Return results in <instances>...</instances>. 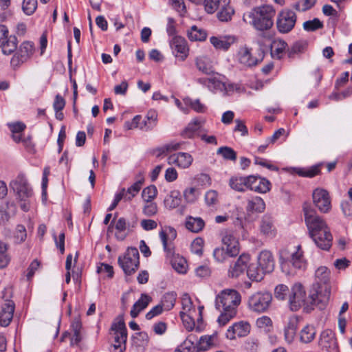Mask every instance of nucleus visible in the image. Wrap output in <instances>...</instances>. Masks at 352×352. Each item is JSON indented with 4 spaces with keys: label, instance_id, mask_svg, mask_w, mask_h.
I'll return each mask as SVG.
<instances>
[{
    "label": "nucleus",
    "instance_id": "obj_18",
    "mask_svg": "<svg viewBox=\"0 0 352 352\" xmlns=\"http://www.w3.org/2000/svg\"><path fill=\"white\" fill-rule=\"evenodd\" d=\"M250 261V256L248 254H242L239 256L233 265L230 266L228 274L231 278H237L243 274L247 269Z\"/></svg>",
    "mask_w": 352,
    "mask_h": 352
},
{
    "label": "nucleus",
    "instance_id": "obj_10",
    "mask_svg": "<svg viewBox=\"0 0 352 352\" xmlns=\"http://www.w3.org/2000/svg\"><path fill=\"white\" fill-rule=\"evenodd\" d=\"M296 21V12L291 9L284 8L277 15L276 22L277 30L281 34H287L294 29Z\"/></svg>",
    "mask_w": 352,
    "mask_h": 352
},
{
    "label": "nucleus",
    "instance_id": "obj_34",
    "mask_svg": "<svg viewBox=\"0 0 352 352\" xmlns=\"http://www.w3.org/2000/svg\"><path fill=\"white\" fill-rule=\"evenodd\" d=\"M247 275L250 279L260 281L263 278L265 272L256 263H250L247 269Z\"/></svg>",
    "mask_w": 352,
    "mask_h": 352
},
{
    "label": "nucleus",
    "instance_id": "obj_6",
    "mask_svg": "<svg viewBox=\"0 0 352 352\" xmlns=\"http://www.w3.org/2000/svg\"><path fill=\"white\" fill-rule=\"evenodd\" d=\"M118 263L126 276L133 274L140 266V254L136 248H128L122 256L118 258Z\"/></svg>",
    "mask_w": 352,
    "mask_h": 352
},
{
    "label": "nucleus",
    "instance_id": "obj_43",
    "mask_svg": "<svg viewBox=\"0 0 352 352\" xmlns=\"http://www.w3.org/2000/svg\"><path fill=\"white\" fill-rule=\"evenodd\" d=\"M296 172L300 177L312 178L320 174V165L316 164L308 168H297Z\"/></svg>",
    "mask_w": 352,
    "mask_h": 352
},
{
    "label": "nucleus",
    "instance_id": "obj_11",
    "mask_svg": "<svg viewBox=\"0 0 352 352\" xmlns=\"http://www.w3.org/2000/svg\"><path fill=\"white\" fill-rule=\"evenodd\" d=\"M35 51L34 45L31 41H23L16 47L10 60L11 66L15 69L31 58Z\"/></svg>",
    "mask_w": 352,
    "mask_h": 352
},
{
    "label": "nucleus",
    "instance_id": "obj_36",
    "mask_svg": "<svg viewBox=\"0 0 352 352\" xmlns=\"http://www.w3.org/2000/svg\"><path fill=\"white\" fill-rule=\"evenodd\" d=\"M316 330L313 325L307 324L300 331V341L308 344L311 342L316 337Z\"/></svg>",
    "mask_w": 352,
    "mask_h": 352
},
{
    "label": "nucleus",
    "instance_id": "obj_19",
    "mask_svg": "<svg viewBox=\"0 0 352 352\" xmlns=\"http://www.w3.org/2000/svg\"><path fill=\"white\" fill-rule=\"evenodd\" d=\"M250 324L248 322L240 321L235 322L230 327L226 332V337L230 340H234L236 337L246 336L250 331Z\"/></svg>",
    "mask_w": 352,
    "mask_h": 352
},
{
    "label": "nucleus",
    "instance_id": "obj_50",
    "mask_svg": "<svg viewBox=\"0 0 352 352\" xmlns=\"http://www.w3.org/2000/svg\"><path fill=\"white\" fill-rule=\"evenodd\" d=\"M217 155H220L226 160L236 161L237 155L235 151L229 146L219 147L217 151Z\"/></svg>",
    "mask_w": 352,
    "mask_h": 352
},
{
    "label": "nucleus",
    "instance_id": "obj_7",
    "mask_svg": "<svg viewBox=\"0 0 352 352\" xmlns=\"http://www.w3.org/2000/svg\"><path fill=\"white\" fill-rule=\"evenodd\" d=\"M10 189L21 201H27L34 192L25 174L19 173L9 184Z\"/></svg>",
    "mask_w": 352,
    "mask_h": 352
},
{
    "label": "nucleus",
    "instance_id": "obj_40",
    "mask_svg": "<svg viewBox=\"0 0 352 352\" xmlns=\"http://www.w3.org/2000/svg\"><path fill=\"white\" fill-rule=\"evenodd\" d=\"M176 299H177L176 292H169L166 293L163 296V297L161 300V302L160 304L162 306V308L165 311H170V309H172L174 307V306L175 305Z\"/></svg>",
    "mask_w": 352,
    "mask_h": 352
},
{
    "label": "nucleus",
    "instance_id": "obj_30",
    "mask_svg": "<svg viewBox=\"0 0 352 352\" xmlns=\"http://www.w3.org/2000/svg\"><path fill=\"white\" fill-rule=\"evenodd\" d=\"M152 298L146 294H142L140 298L134 303L130 311L133 318L138 316L139 314L144 310L151 301Z\"/></svg>",
    "mask_w": 352,
    "mask_h": 352
},
{
    "label": "nucleus",
    "instance_id": "obj_47",
    "mask_svg": "<svg viewBox=\"0 0 352 352\" xmlns=\"http://www.w3.org/2000/svg\"><path fill=\"white\" fill-rule=\"evenodd\" d=\"M214 336H201L197 344V351H204L210 349L214 345Z\"/></svg>",
    "mask_w": 352,
    "mask_h": 352
},
{
    "label": "nucleus",
    "instance_id": "obj_35",
    "mask_svg": "<svg viewBox=\"0 0 352 352\" xmlns=\"http://www.w3.org/2000/svg\"><path fill=\"white\" fill-rule=\"evenodd\" d=\"M297 327L298 320L295 318H289L284 330L285 338L287 342L291 343L294 340Z\"/></svg>",
    "mask_w": 352,
    "mask_h": 352
},
{
    "label": "nucleus",
    "instance_id": "obj_46",
    "mask_svg": "<svg viewBox=\"0 0 352 352\" xmlns=\"http://www.w3.org/2000/svg\"><path fill=\"white\" fill-rule=\"evenodd\" d=\"M318 236H319L320 241H318V240H313L316 246L322 250H329L331 248L333 242V236L331 233L330 232V237H329V239L328 240V242H327L325 239L327 238V234H325L324 232H318Z\"/></svg>",
    "mask_w": 352,
    "mask_h": 352
},
{
    "label": "nucleus",
    "instance_id": "obj_42",
    "mask_svg": "<svg viewBox=\"0 0 352 352\" xmlns=\"http://www.w3.org/2000/svg\"><path fill=\"white\" fill-rule=\"evenodd\" d=\"M307 47V42L306 41H298L288 48L287 55L289 58H294L296 55L305 52Z\"/></svg>",
    "mask_w": 352,
    "mask_h": 352
},
{
    "label": "nucleus",
    "instance_id": "obj_27",
    "mask_svg": "<svg viewBox=\"0 0 352 352\" xmlns=\"http://www.w3.org/2000/svg\"><path fill=\"white\" fill-rule=\"evenodd\" d=\"M287 47V43L283 39H274L270 45V53L274 59L280 60L283 58Z\"/></svg>",
    "mask_w": 352,
    "mask_h": 352
},
{
    "label": "nucleus",
    "instance_id": "obj_3",
    "mask_svg": "<svg viewBox=\"0 0 352 352\" xmlns=\"http://www.w3.org/2000/svg\"><path fill=\"white\" fill-rule=\"evenodd\" d=\"M160 237L166 256L171 258L170 262L173 268L180 274L186 273L188 268L186 259L182 256L174 254V246L172 241L177 237L176 230L172 227H166L160 232Z\"/></svg>",
    "mask_w": 352,
    "mask_h": 352
},
{
    "label": "nucleus",
    "instance_id": "obj_38",
    "mask_svg": "<svg viewBox=\"0 0 352 352\" xmlns=\"http://www.w3.org/2000/svg\"><path fill=\"white\" fill-rule=\"evenodd\" d=\"M157 113L155 111H149L142 121L140 129L148 131L153 129L157 125Z\"/></svg>",
    "mask_w": 352,
    "mask_h": 352
},
{
    "label": "nucleus",
    "instance_id": "obj_29",
    "mask_svg": "<svg viewBox=\"0 0 352 352\" xmlns=\"http://www.w3.org/2000/svg\"><path fill=\"white\" fill-rule=\"evenodd\" d=\"M230 3V0H223V4L217 14V17L220 21L228 22L234 14V10Z\"/></svg>",
    "mask_w": 352,
    "mask_h": 352
},
{
    "label": "nucleus",
    "instance_id": "obj_25",
    "mask_svg": "<svg viewBox=\"0 0 352 352\" xmlns=\"http://www.w3.org/2000/svg\"><path fill=\"white\" fill-rule=\"evenodd\" d=\"M209 82L214 88L223 91L224 95H230L234 91L241 92L244 91V88H243L240 84L226 83L217 79H209Z\"/></svg>",
    "mask_w": 352,
    "mask_h": 352
},
{
    "label": "nucleus",
    "instance_id": "obj_56",
    "mask_svg": "<svg viewBox=\"0 0 352 352\" xmlns=\"http://www.w3.org/2000/svg\"><path fill=\"white\" fill-rule=\"evenodd\" d=\"M184 101L187 106L190 107L191 109L197 113H204L206 110L205 105L203 104L199 99L193 100L189 98H185Z\"/></svg>",
    "mask_w": 352,
    "mask_h": 352
},
{
    "label": "nucleus",
    "instance_id": "obj_59",
    "mask_svg": "<svg viewBox=\"0 0 352 352\" xmlns=\"http://www.w3.org/2000/svg\"><path fill=\"white\" fill-rule=\"evenodd\" d=\"M27 237V232L23 225H17L14 233V239L15 242L21 243L23 242Z\"/></svg>",
    "mask_w": 352,
    "mask_h": 352
},
{
    "label": "nucleus",
    "instance_id": "obj_44",
    "mask_svg": "<svg viewBox=\"0 0 352 352\" xmlns=\"http://www.w3.org/2000/svg\"><path fill=\"white\" fill-rule=\"evenodd\" d=\"M200 128V123L198 120H194L189 123L182 131L181 135L184 138H193Z\"/></svg>",
    "mask_w": 352,
    "mask_h": 352
},
{
    "label": "nucleus",
    "instance_id": "obj_1",
    "mask_svg": "<svg viewBox=\"0 0 352 352\" xmlns=\"http://www.w3.org/2000/svg\"><path fill=\"white\" fill-rule=\"evenodd\" d=\"M241 300V294L232 289H223L216 296L215 307L221 312L217 319L220 326H225L236 316Z\"/></svg>",
    "mask_w": 352,
    "mask_h": 352
},
{
    "label": "nucleus",
    "instance_id": "obj_48",
    "mask_svg": "<svg viewBox=\"0 0 352 352\" xmlns=\"http://www.w3.org/2000/svg\"><path fill=\"white\" fill-rule=\"evenodd\" d=\"M8 245L0 241V268L6 267L10 262V256L8 253Z\"/></svg>",
    "mask_w": 352,
    "mask_h": 352
},
{
    "label": "nucleus",
    "instance_id": "obj_63",
    "mask_svg": "<svg viewBox=\"0 0 352 352\" xmlns=\"http://www.w3.org/2000/svg\"><path fill=\"white\" fill-rule=\"evenodd\" d=\"M204 241L202 238L197 237L193 240L191 243V251L192 253L201 256L203 254V248Z\"/></svg>",
    "mask_w": 352,
    "mask_h": 352
},
{
    "label": "nucleus",
    "instance_id": "obj_37",
    "mask_svg": "<svg viewBox=\"0 0 352 352\" xmlns=\"http://www.w3.org/2000/svg\"><path fill=\"white\" fill-rule=\"evenodd\" d=\"M207 32L196 25H192L187 32L188 38L191 41H204L207 38Z\"/></svg>",
    "mask_w": 352,
    "mask_h": 352
},
{
    "label": "nucleus",
    "instance_id": "obj_41",
    "mask_svg": "<svg viewBox=\"0 0 352 352\" xmlns=\"http://www.w3.org/2000/svg\"><path fill=\"white\" fill-rule=\"evenodd\" d=\"M181 204V196L179 190H173L164 199L166 207L173 209L178 207Z\"/></svg>",
    "mask_w": 352,
    "mask_h": 352
},
{
    "label": "nucleus",
    "instance_id": "obj_20",
    "mask_svg": "<svg viewBox=\"0 0 352 352\" xmlns=\"http://www.w3.org/2000/svg\"><path fill=\"white\" fill-rule=\"evenodd\" d=\"M15 309L14 301H8L1 305L0 309V326L6 327L12 320Z\"/></svg>",
    "mask_w": 352,
    "mask_h": 352
},
{
    "label": "nucleus",
    "instance_id": "obj_51",
    "mask_svg": "<svg viewBox=\"0 0 352 352\" xmlns=\"http://www.w3.org/2000/svg\"><path fill=\"white\" fill-rule=\"evenodd\" d=\"M196 66L197 69L205 74H211L213 73L212 67L205 56H200L196 58Z\"/></svg>",
    "mask_w": 352,
    "mask_h": 352
},
{
    "label": "nucleus",
    "instance_id": "obj_49",
    "mask_svg": "<svg viewBox=\"0 0 352 352\" xmlns=\"http://www.w3.org/2000/svg\"><path fill=\"white\" fill-rule=\"evenodd\" d=\"M229 185L234 190L243 192L246 188L245 177H232L229 181Z\"/></svg>",
    "mask_w": 352,
    "mask_h": 352
},
{
    "label": "nucleus",
    "instance_id": "obj_33",
    "mask_svg": "<svg viewBox=\"0 0 352 352\" xmlns=\"http://www.w3.org/2000/svg\"><path fill=\"white\" fill-rule=\"evenodd\" d=\"M7 126L12 132V138L16 143L21 141V133L24 131L26 125L22 122H9Z\"/></svg>",
    "mask_w": 352,
    "mask_h": 352
},
{
    "label": "nucleus",
    "instance_id": "obj_55",
    "mask_svg": "<svg viewBox=\"0 0 352 352\" xmlns=\"http://www.w3.org/2000/svg\"><path fill=\"white\" fill-rule=\"evenodd\" d=\"M180 148V143H170L166 144L163 146L157 148L154 151V153L156 154V156L159 157L162 155L166 154L167 153L171 152L173 151H177Z\"/></svg>",
    "mask_w": 352,
    "mask_h": 352
},
{
    "label": "nucleus",
    "instance_id": "obj_31",
    "mask_svg": "<svg viewBox=\"0 0 352 352\" xmlns=\"http://www.w3.org/2000/svg\"><path fill=\"white\" fill-rule=\"evenodd\" d=\"M211 44L217 50H228L232 44L235 42V38L227 36L221 38L212 36L210 38Z\"/></svg>",
    "mask_w": 352,
    "mask_h": 352
},
{
    "label": "nucleus",
    "instance_id": "obj_12",
    "mask_svg": "<svg viewBox=\"0 0 352 352\" xmlns=\"http://www.w3.org/2000/svg\"><path fill=\"white\" fill-rule=\"evenodd\" d=\"M245 183L246 188L258 193H267L271 190L270 182L258 175L245 176Z\"/></svg>",
    "mask_w": 352,
    "mask_h": 352
},
{
    "label": "nucleus",
    "instance_id": "obj_16",
    "mask_svg": "<svg viewBox=\"0 0 352 352\" xmlns=\"http://www.w3.org/2000/svg\"><path fill=\"white\" fill-rule=\"evenodd\" d=\"M318 344L325 352H338V345L335 333L330 329H325L320 335Z\"/></svg>",
    "mask_w": 352,
    "mask_h": 352
},
{
    "label": "nucleus",
    "instance_id": "obj_52",
    "mask_svg": "<svg viewBox=\"0 0 352 352\" xmlns=\"http://www.w3.org/2000/svg\"><path fill=\"white\" fill-rule=\"evenodd\" d=\"M115 228L117 230L116 238L120 241L125 239L126 234L122 232L126 229V221L124 217H120L115 223Z\"/></svg>",
    "mask_w": 352,
    "mask_h": 352
},
{
    "label": "nucleus",
    "instance_id": "obj_61",
    "mask_svg": "<svg viewBox=\"0 0 352 352\" xmlns=\"http://www.w3.org/2000/svg\"><path fill=\"white\" fill-rule=\"evenodd\" d=\"M257 327L263 329L266 331H270L272 327V321L271 318L267 316H263L258 318L256 321Z\"/></svg>",
    "mask_w": 352,
    "mask_h": 352
},
{
    "label": "nucleus",
    "instance_id": "obj_9",
    "mask_svg": "<svg viewBox=\"0 0 352 352\" xmlns=\"http://www.w3.org/2000/svg\"><path fill=\"white\" fill-rule=\"evenodd\" d=\"M330 295L331 288L329 285L313 284L309 296L310 303L318 306L320 309H323L329 300Z\"/></svg>",
    "mask_w": 352,
    "mask_h": 352
},
{
    "label": "nucleus",
    "instance_id": "obj_58",
    "mask_svg": "<svg viewBox=\"0 0 352 352\" xmlns=\"http://www.w3.org/2000/svg\"><path fill=\"white\" fill-rule=\"evenodd\" d=\"M223 4V0H204L205 10L208 14H213Z\"/></svg>",
    "mask_w": 352,
    "mask_h": 352
},
{
    "label": "nucleus",
    "instance_id": "obj_5",
    "mask_svg": "<svg viewBox=\"0 0 352 352\" xmlns=\"http://www.w3.org/2000/svg\"><path fill=\"white\" fill-rule=\"evenodd\" d=\"M265 51L262 45L253 49L247 45L241 47L238 52V60L245 67H254L262 62L265 57Z\"/></svg>",
    "mask_w": 352,
    "mask_h": 352
},
{
    "label": "nucleus",
    "instance_id": "obj_4",
    "mask_svg": "<svg viewBox=\"0 0 352 352\" xmlns=\"http://www.w3.org/2000/svg\"><path fill=\"white\" fill-rule=\"evenodd\" d=\"M303 213L309 235L312 240L320 241L318 236L320 232H324L325 234H327V237H330V229L326 221L318 214L311 206L305 204L303 206ZM325 239L328 242L329 238Z\"/></svg>",
    "mask_w": 352,
    "mask_h": 352
},
{
    "label": "nucleus",
    "instance_id": "obj_53",
    "mask_svg": "<svg viewBox=\"0 0 352 352\" xmlns=\"http://www.w3.org/2000/svg\"><path fill=\"white\" fill-rule=\"evenodd\" d=\"M323 26V23L318 18L307 21L302 24L303 29L307 32H315L322 29Z\"/></svg>",
    "mask_w": 352,
    "mask_h": 352
},
{
    "label": "nucleus",
    "instance_id": "obj_23",
    "mask_svg": "<svg viewBox=\"0 0 352 352\" xmlns=\"http://www.w3.org/2000/svg\"><path fill=\"white\" fill-rule=\"evenodd\" d=\"M168 162L169 164H175L180 168H186L191 165L192 157L189 153L179 152L169 156Z\"/></svg>",
    "mask_w": 352,
    "mask_h": 352
},
{
    "label": "nucleus",
    "instance_id": "obj_17",
    "mask_svg": "<svg viewBox=\"0 0 352 352\" xmlns=\"http://www.w3.org/2000/svg\"><path fill=\"white\" fill-rule=\"evenodd\" d=\"M170 47L175 56L184 61L188 56L189 48L186 40L181 36H175L170 41Z\"/></svg>",
    "mask_w": 352,
    "mask_h": 352
},
{
    "label": "nucleus",
    "instance_id": "obj_64",
    "mask_svg": "<svg viewBox=\"0 0 352 352\" xmlns=\"http://www.w3.org/2000/svg\"><path fill=\"white\" fill-rule=\"evenodd\" d=\"M179 316L186 329L188 331L193 330L195 327L194 319L183 311H180Z\"/></svg>",
    "mask_w": 352,
    "mask_h": 352
},
{
    "label": "nucleus",
    "instance_id": "obj_57",
    "mask_svg": "<svg viewBox=\"0 0 352 352\" xmlns=\"http://www.w3.org/2000/svg\"><path fill=\"white\" fill-rule=\"evenodd\" d=\"M157 194V190L155 186L151 185L143 189L142 197L144 201H152Z\"/></svg>",
    "mask_w": 352,
    "mask_h": 352
},
{
    "label": "nucleus",
    "instance_id": "obj_39",
    "mask_svg": "<svg viewBox=\"0 0 352 352\" xmlns=\"http://www.w3.org/2000/svg\"><path fill=\"white\" fill-rule=\"evenodd\" d=\"M330 271L327 267H319L315 273L316 282L314 284L329 285Z\"/></svg>",
    "mask_w": 352,
    "mask_h": 352
},
{
    "label": "nucleus",
    "instance_id": "obj_13",
    "mask_svg": "<svg viewBox=\"0 0 352 352\" xmlns=\"http://www.w3.org/2000/svg\"><path fill=\"white\" fill-rule=\"evenodd\" d=\"M316 207L322 213H327L331 209V201L329 192L323 188L315 189L312 194Z\"/></svg>",
    "mask_w": 352,
    "mask_h": 352
},
{
    "label": "nucleus",
    "instance_id": "obj_22",
    "mask_svg": "<svg viewBox=\"0 0 352 352\" xmlns=\"http://www.w3.org/2000/svg\"><path fill=\"white\" fill-rule=\"evenodd\" d=\"M259 230L261 234L266 237L272 238L276 236V229L272 216L265 214L261 217Z\"/></svg>",
    "mask_w": 352,
    "mask_h": 352
},
{
    "label": "nucleus",
    "instance_id": "obj_62",
    "mask_svg": "<svg viewBox=\"0 0 352 352\" xmlns=\"http://www.w3.org/2000/svg\"><path fill=\"white\" fill-rule=\"evenodd\" d=\"M114 342L115 343L113 344V346L115 350L118 352H123L126 349V340L122 337H120L122 333H114Z\"/></svg>",
    "mask_w": 352,
    "mask_h": 352
},
{
    "label": "nucleus",
    "instance_id": "obj_14",
    "mask_svg": "<svg viewBox=\"0 0 352 352\" xmlns=\"http://www.w3.org/2000/svg\"><path fill=\"white\" fill-rule=\"evenodd\" d=\"M280 258L285 261H289L296 269H301L305 266L303 252L301 250L300 245L296 246V249L292 252L288 249L281 250Z\"/></svg>",
    "mask_w": 352,
    "mask_h": 352
},
{
    "label": "nucleus",
    "instance_id": "obj_60",
    "mask_svg": "<svg viewBox=\"0 0 352 352\" xmlns=\"http://www.w3.org/2000/svg\"><path fill=\"white\" fill-rule=\"evenodd\" d=\"M37 0H23L22 9L27 15H32L37 8Z\"/></svg>",
    "mask_w": 352,
    "mask_h": 352
},
{
    "label": "nucleus",
    "instance_id": "obj_45",
    "mask_svg": "<svg viewBox=\"0 0 352 352\" xmlns=\"http://www.w3.org/2000/svg\"><path fill=\"white\" fill-rule=\"evenodd\" d=\"M111 330L113 331L114 333H122V335H121L120 337L127 339V330L122 317L118 318L117 321L112 323Z\"/></svg>",
    "mask_w": 352,
    "mask_h": 352
},
{
    "label": "nucleus",
    "instance_id": "obj_26",
    "mask_svg": "<svg viewBox=\"0 0 352 352\" xmlns=\"http://www.w3.org/2000/svg\"><path fill=\"white\" fill-rule=\"evenodd\" d=\"M265 209V203L264 200L258 196L248 199L245 210L248 214L261 213Z\"/></svg>",
    "mask_w": 352,
    "mask_h": 352
},
{
    "label": "nucleus",
    "instance_id": "obj_54",
    "mask_svg": "<svg viewBox=\"0 0 352 352\" xmlns=\"http://www.w3.org/2000/svg\"><path fill=\"white\" fill-rule=\"evenodd\" d=\"M142 186H140V182H135L133 185L128 188L126 190L124 189L125 201H131L132 199L138 194Z\"/></svg>",
    "mask_w": 352,
    "mask_h": 352
},
{
    "label": "nucleus",
    "instance_id": "obj_15",
    "mask_svg": "<svg viewBox=\"0 0 352 352\" xmlns=\"http://www.w3.org/2000/svg\"><path fill=\"white\" fill-rule=\"evenodd\" d=\"M290 308L292 311H297L306 303V292L300 283L295 284L289 297Z\"/></svg>",
    "mask_w": 352,
    "mask_h": 352
},
{
    "label": "nucleus",
    "instance_id": "obj_21",
    "mask_svg": "<svg viewBox=\"0 0 352 352\" xmlns=\"http://www.w3.org/2000/svg\"><path fill=\"white\" fill-rule=\"evenodd\" d=\"M222 243L229 257H235L239 254V242L233 235L230 234L224 235Z\"/></svg>",
    "mask_w": 352,
    "mask_h": 352
},
{
    "label": "nucleus",
    "instance_id": "obj_28",
    "mask_svg": "<svg viewBox=\"0 0 352 352\" xmlns=\"http://www.w3.org/2000/svg\"><path fill=\"white\" fill-rule=\"evenodd\" d=\"M0 44L2 53L5 55L13 54L18 45V39L15 35L8 34Z\"/></svg>",
    "mask_w": 352,
    "mask_h": 352
},
{
    "label": "nucleus",
    "instance_id": "obj_2",
    "mask_svg": "<svg viewBox=\"0 0 352 352\" xmlns=\"http://www.w3.org/2000/svg\"><path fill=\"white\" fill-rule=\"evenodd\" d=\"M276 10L273 6L263 5L252 9L243 14V20L260 32L270 30L274 25Z\"/></svg>",
    "mask_w": 352,
    "mask_h": 352
},
{
    "label": "nucleus",
    "instance_id": "obj_32",
    "mask_svg": "<svg viewBox=\"0 0 352 352\" xmlns=\"http://www.w3.org/2000/svg\"><path fill=\"white\" fill-rule=\"evenodd\" d=\"M205 222L201 217L189 216L186 219V228L192 232L198 233L203 230Z\"/></svg>",
    "mask_w": 352,
    "mask_h": 352
},
{
    "label": "nucleus",
    "instance_id": "obj_24",
    "mask_svg": "<svg viewBox=\"0 0 352 352\" xmlns=\"http://www.w3.org/2000/svg\"><path fill=\"white\" fill-rule=\"evenodd\" d=\"M258 265L265 272L270 273L274 269V259L270 251L263 250L258 256Z\"/></svg>",
    "mask_w": 352,
    "mask_h": 352
},
{
    "label": "nucleus",
    "instance_id": "obj_8",
    "mask_svg": "<svg viewBox=\"0 0 352 352\" xmlns=\"http://www.w3.org/2000/svg\"><path fill=\"white\" fill-rule=\"evenodd\" d=\"M272 300V296L267 292H257L248 298V307L253 312L263 313L268 310Z\"/></svg>",
    "mask_w": 352,
    "mask_h": 352
}]
</instances>
